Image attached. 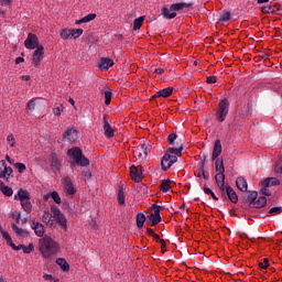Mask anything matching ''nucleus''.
Returning a JSON list of instances; mask_svg holds the SVG:
<instances>
[{"instance_id": "nucleus-10", "label": "nucleus", "mask_w": 282, "mask_h": 282, "mask_svg": "<svg viewBox=\"0 0 282 282\" xmlns=\"http://www.w3.org/2000/svg\"><path fill=\"white\" fill-rule=\"evenodd\" d=\"M133 155L140 162H144V160H147V155H149V148L147 144H142L137 150H134Z\"/></svg>"}, {"instance_id": "nucleus-6", "label": "nucleus", "mask_w": 282, "mask_h": 282, "mask_svg": "<svg viewBox=\"0 0 282 282\" xmlns=\"http://www.w3.org/2000/svg\"><path fill=\"white\" fill-rule=\"evenodd\" d=\"M51 213L55 221L61 226L62 230H67V218L56 206L51 207Z\"/></svg>"}, {"instance_id": "nucleus-56", "label": "nucleus", "mask_w": 282, "mask_h": 282, "mask_svg": "<svg viewBox=\"0 0 282 282\" xmlns=\"http://www.w3.org/2000/svg\"><path fill=\"white\" fill-rule=\"evenodd\" d=\"M217 186H218V188H219V191L221 193V196L226 197V183L218 184Z\"/></svg>"}, {"instance_id": "nucleus-60", "label": "nucleus", "mask_w": 282, "mask_h": 282, "mask_svg": "<svg viewBox=\"0 0 282 282\" xmlns=\"http://www.w3.org/2000/svg\"><path fill=\"white\" fill-rule=\"evenodd\" d=\"M275 173H276L278 175H282V164H281V163H278V164L275 165Z\"/></svg>"}, {"instance_id": "nucleus-2", "label": "nucleus", "mask_w": 282, "mask_h": 282, "mask_svg": "<svg viewBox=\"0 0 282 282\" xmlns=\"http://www.w3.org/2000/svg\"><path fill=\"white\" fill-rule=\"evenodd\" d=\"M40 252L44 259H50V257L58 252V242L54 241L52 237L45 236L39 241Z\"/></svg>"}, {"instance_id": "nucleus-9", "label": "nucleus", "mask_w": 282, "mask_h": 282, "mask_svg": "<svg viewBox=\"0 0 282 282\" xmlns=\"http://www.w3.org/2000/svg\"><path fill=\"white\" fill-rule=\"evenodd\" d=\"M24 46L26 50H36L39 48V36L33 33H29L26 40L24 41Z\"/></svg>"}, {"instance_id": "nucleus-13", "label": "nucleus", "mask_w": 282, "mask_h": 282, "mask_svg": "<svg viewBox=\"0 0 282 282\" xmlns=\"http://www.w3.org/2000/svg\"><path fill=\"white\" fill-rule=\"evenodd\" d=\"M258 196H259V194L257 192H254V191H247L242 195V199H243L245 204H249V208H252V204H254V202L257 200Z\"/></svg>"}, {"instance_id": "nucleus-26", "label": "nucleus", "mask_w": 282, "mask_h": 282, "mask_svg": "<svg viewBox=\"0 0 282 282\" xmlns=\"http://www.w3.org/2000/svg\"><path fill=\"white\" fill-rule=\"evenodd\" d=\"M172 95H173V87L163 88L156 93V96H160V98H169Z\"/></svg>"}, {"instance_id": "nucleus-45", "label": "nucleus", "mask_w": 282, "mask_h": 282, "mask_svg": "<svg viewBox=\"0 0 282 282\" xmlns=\"http://www.w3.org/2000/svg\"><path fill=\"white\" fill-rule=\"evenodd\" d=\"M104 95H105V105H111V96H112L111 90H106Z\"/></svg>"}, {"instance_id": "nucleus-43", "label": "nucleus", "mask_w": 282, "mask_h": 282, "mask_svg": "<svg viewBox=\"0 0 282 282\" xmlns=\"http://www.w3.org/2000/svg\"><path fill=\"white\" fill-rule=\"evenodd\" d=\"M61 37L64 39V41H67V39L72 37V30L64 29L61 32Z\"/></svg>"}, {"instance_id": "nucleus-47", "label": "nucleus", "mask_w": 282, "mask_h": 282, "mask_svg": "<svg viewBox=\"0 0 282 282\" xmlns=\"http://www.w3.org/2000/svg\"><path fill=\"white\" fill-rule=\"evenodd\" d=\"M230 18H231V14L229 11H227L220 15L219 21H223L224 23H226V22L230 21Z\"/></svg>"}, {"instance_id": "nucleus-19", "label": "nucleus", "mask_w": 282, "mask_h": 282, "mask_svg": "<svg viewBox=\"0 0 282 282\" xmlns=\"http://www.w3.org/2000/svg\"><path fill=\"white\" fill-rule=\"evenodd\" d=\"M64 189L68 195H74L76 193V189L74 188V183H72V178L68 176L64 178L63 181Z\"/></svg>"}, {"instance_id": "nucleus-18", "label": "nucleus", "mask_w": 282, "mask_h": 282, "mask_svg": "<svg viewBox=\"0 0 282 282\" xmlns=\"http://www.w3.org/2000/svg\"><path fill=\"white\" fill-rule=\"evenodd\" d=\"M227 195L228 199H230V202L232 204H237V202H239V196L237 195V192H235V189H232L230 187V185H226V194L225 196Z\"/></svg>"}, {"instance_id": "nucleus-53", "label": "nucleus", "mask_w": 282, "mask_h": 282, "mask_svg": "<svg viewBox=\"0 0 282 282\" xmlns=\"http://www.w3.org/2000/svg\"><path fill=\"white\" fill-rule=\"evenodd\" d=\"M7 142L10 147H14V144H17V142L14 141V135L13 134H9L7 137Z\"/></svg>"}, {"instance_id": "nucleus-40", "label": "nucleus", "mask_w": 282, "mask_h": 282, "mask_svg": "<svg viewBox=\"0 0 282 282\" xmlns=\"http://www.w3.org/2000/svg\"><path fill=\"white\" fill-rule=\"evenodd\" d=\"M6 161H0V178L4 180L6 177V167H7Z\"/></svg>"}, {"instance_id": "nucleus-15", "label": "nucleus", "mask_w": 282, "mask_h": 282, "mask_svg": "<svg viewBox=\"0 0 282 282\" xmlns=\"http://www.w3.org/2000/svg\"><path fill=\"white\" fill-rule=\"evenodd\" d=\"M113 59L109 57H102L98 64L100 72H107L109 67H113Z\"/></svg>"}, {"instance_id": "nucleus-48", "label": "nucleus", "mask_w": 282, "mask_h": 282, "mask_svg": "<svg viewBox=\"0 0 282 282\" xmlns=\"http://www.w3.org/2000/svg\"><path fill=\"white\" fill-rule=\"evenodd\" d=\"M282 213V207H272L270 210H269V214L270 215H281Z\"/></svg>"}, {"instance_id": "nucleus-36", "label": "nucleus", "mask_w": 282, "mask_h": 282, "mask_svg": "<svg viewBox=\"0 0 282 282\" xmlns=\"http://www.w3.org/2000/svg\"><path fill=\"white\" fill-rule=\"evenodd\" d=\"M142 23H144V17H139L133 21V30L138 31L142 28Z\"/></svg>"}, {"instance_id": "nucleus-41", "label": "nucleus", "mask_w": 282, "mask_h": 282, "mask_svg": "<svg viewBox=\"0 0 282 282\" xmlns=\"http://www.w3.org/2000/svg\"><path fill=\"white\" fill-rule=\"evenodd\" d=\"M177 140V134L175 132H172L167 137V142L171 144V147H175V141Z\"/></svg>"}, {"instance_id": "nucleus-22", "label": "nucleus", "mask_w": 282, "mask_h": 282, "mask_svg": "<svg viewBox=\"0 0 282 282\" xmlns=\"http://www.w3.org/2000/svg\"><path fill=\"white\" fill-rule=\"evenodd\" d=\"M281 184V181H279L276 177H268L262 182V186L265 188H270L271 186H279Z\"/></svg>"}, {"instance_id": "nucleus-63", "label": "nucleus", "mask_w": 282, "mask_h": 282, "mask_svg": "<svg viewBox=\"0 0 282 282\" xmlns=\"http://www.w3.org/2000/svg\"><path fill=\"white\" fill-rule=\"evenodd\" d=\"M203 191H204L205 195H210L213 193V189H210L208 187H203Z\"/></svg>"}, {"instance_id": "nucleus-25", "label": "nucleus", "mask_w": 282, "mask_h": 282, "mask_svg": "<svg viewBox=\"0 0 282 282\" xmlns=\"http://www.w3.org/2000/svg\"><path fill=\"white\" fill-rule=\"evenodd\" d=\"M268 204V198L265 196H260L257 200L251 203V208H263Z\"/></svg>"}, {"instance_id": "nucleus-3", "label": "nucleus", "mask_w": 282, "mask_h": 282, "mask_svg": "<svg viewBox=\"0 0 282 282\" xmlns=\"http://www.w3.org/2000/svg\"><path fill=\"white\" fill-rule=\"evenodd\" d=\"M67 155L68 158L74 160L77 166H89V159H87L85 154H83V150H80V148L76 147V148L69 149L67 151Z\"/></svg>"}, {"instance_id": "nucleus-16", "label": "nucleus", "mask_w": 282, "mask_h": 282, "mask_svg": "<svg viewBox=\"0 0 282 282\" xmlns=\"http://www.w3.org/2000/svg\"><path fill=\"white\" fill-rule=\"evenodd\" d=\"M206 164V158L202 159L198 163V177H203V180H210V173L208 171L204 170V166Z\"/></svg>"}, {"instance_id": "nucleus-52", "label": "nucleus", "mask_w": 282, "mask_h": 282, "mask_svg": "<svg viewBox=\"0 0 282 282\" xmlns=\"http://www.w3.org/2000/svg\"><path fill=\"white\" fill-rule=\"evenodd\" d=\"M34 251V245L30 243L28 247L24 246L23 252L24 254H30V252Z\"/></svg>"}, {"instance_id": "nucleus-42", "label": "nucleus", "mask_w": 282, "mask_h": 282, "mask_svg": "<svg viewBox=\"0 0 282 282\" xmlns=\"http://www.w3.org/2000/svg\"><path fill=\"white\" fill-rule=\"evenodd\" d=\"M161 191H162V193H169V191H171V184L169 183V181L162 182Z\"/></svg>"}, {"instance_id": "nucleus-37", "label": "nucleus", "mask_w": 282, "mask_h": 282, "mask_svg": "<svg viewBox=\"0 0 282 282\" xmlns=\"http://www.w3.org/2000/svg\"><path fill=\"white\" fill-rule=\"evenodd\" d=\"M52 214H50V212H44L43 216H42V221L44 224H50V226H54V223H52Z\"/></svg>"}, {"instance_id": "nucleus-32", "label": "nucleus", "mask_w": 282, "mask_h": 282, "mask_svg": "<svg viewBox=\"0 0 282 282\" xmlns=\"http://www.w3.org/2000/svg\"><path fill=\"white\" fill-rule=\"evenodd\" d=\"M36 107L37 108L41 107V99H33L29 101L28 104L29 111H34Z\"/></svg>"}, {"instance_id": "nucleus-23", "label": "nucleus", "mask_w": 282, "mask_h": 282, "mask_svg": "<svg viewBox=\"0 0 282 282\" xmlns=\"http://www.w3.org/2000/svg\"><path fill=\"white\" fill-rule=\"evenodd\" d=\"M104 131L107 138H113V128H111V124H109V121H107L106 117H104Z\"/></svg>"}, {"instance_id": "nucleus-38", "label": "nucleus", "mask_w": 282, "mask_h": 282, "mask_svg": "<svg viewBox=\"0 0 282 282\" xmlns=\"http://www.w3.org/2000/svg\"><path fill=\"white\" fill-rule=\"evenodd\" d=\"M118 204L119 206H124V189L122 187L118 191Z\"/></svg>"}, {"instance_id": "nucleus-58", "label": "nucleus", "mask_w": 282, "mask_h": 282, "mask_svg": "<svg viewBox=\"0 0 282 282\" xmlns=\"http://www.w3.org/2000/svg\"><path fill=\"white\" fill-rule=\"evenodd\" d=\"M83 176L85 177V180H90L91 172L89 170L83 171Z\"/></svg>"}, {"instance_id": "nucleus-33", "label": "nucleus", "mask_w": 282, "mask_h": 282, "mask_svg": "<svg viewBox=\"0 0 282 282\" xmlns=\"http://www.w3.org/2000/svg\"><path fill=\"white\" fill-rule=\"evenodd\" d=\"M215 182H216L217 185L225 184L226 183V174H224V172H218L215 175Z\"/></svg>"}, {"instance_id": "nucleus-7", "label": "nucleus", "mask_w": 282, "mask_h": 282, "mask_svg": "<svg viewBox=\"0 0 282 282\" xmlns=\"http://www.w3.org/2000/svg\"><path fill=\"white\" fill-rule=\"evenodd\" d=\"M150 209L153 210V213L147 217V221L150 223L151 226H158V224L162 221V216L160 215V206L153 204Z\"/></svg>"}, {"instance_id": "nucleus-21", "label": "nucleus", "mask_w": 282, "mask_h": 282, "mask_svg": "<svg viewBox=\"0 0 282 282\" xmlns=\"http://www.w3.org/2000/svg\"><path fill=\"white\" fill-rule=\"evenodd\" d=\"M236 186L241 191V193L248 192V181H246L243 176H240L236 180Z\"/></svg>"}, {"instance_id": "nucleus-24", "label": "nucleus", "mask_w": 282, "mask_h": 282, "mask_svg": "<svg viewBox=\"0 0 282 282\" xmlns=\"http://www.w3.org/2000/svg\"><path fill=\"white\" fill-rule=\"evenodd\" d=\"M161 14L164 19H167V20L175 19L177 17V12H175V11L171 12V9H169L166 7H163L161 9Z\"/></svg>"}, {"instance_id": "nucleus-30", "label": "nucleus", "mask_w": 282, "mask_h": 282, "mask_svg": "<svg viewBox=\"0 0 282 282\" xmlns=\"http://www.w3.org/2000/svg\"><path fill=\"white\" fill-rule=\"evenodd\" d=\"M94 19H96V13H90L82 18L80 20L76 21V23L77 25H80L83 23H89L90 21H94Z\"/></svg>"}, {"instance_id": "nucleus-35", "label": "nucleus", "mask_w": 282, "mask_h": 282, "mask_svg": "<svg viewBox=\"0 0 282 282\" xmlns=\"http://www.w3.org/2000/svg\"><path fill=\"white\" fill-rule=\"evenodd\" d=\"M12 230L18 237H28V231L19 228L17 225H12Z\"/></svg>"}, {"instance_id": "nucleus-61", "label": "nucleus", "mask_w": 282, "mask_h": 282, "mask_svg": "<svg viewBox=\"0 0 282 282\" xmlns=\"http://www.w3.org/2000/svg\"><path fill=\"white\" fill-rule=\"evenodd\" d=\"M1 232V235H2V237H3V239L6 240V241H8V239H11L12 237H10V234L8 232V231H4L3 229H2V231H0Z\"/></svg>"}, {"instance_id": "nucleus-20", "label": "nucleus", "mask_w": 282, "mask_h": 282, "mask_svg": "<svg viewBox=\"0 0 282 282\" xmlns=\"http://www.w3.org/2000/svg\"><path fill=\"white\" fill-rule=\"evenodd\" d=\"M221 141L219 139H217L214 143V150H213V154H212V159L213 160H217L219 159V155H221Z\"/></svg>"}, {"instance_id": "nucleus-44", "label": "nucleus", "mask_w": 282, "mask_h": 282, "mask_svg": "<svg viewBox=\"0 0 282 282\" xmlns=\"http://www.w3.org/2000/svg\"><path fill=\"white\" fill-rule=\"evenodd\" d=\"M70 34L73 39H78V36L83 35V29H73L70 30Z\"/></svg>"}, {"instance_id": "nucleus-29", "label": "nucleus", "mask_w": 282, "mask_h": 282, "mask_svg": "<svg viewBox=\"0 0 282 282\" xmlns=\"http://www.w3.org/2000/svg\"><path fill=\"white\" fill-rule=\"evenodd\" d=\"M216 173H226V167H224V160L215 159Z\"/></svg>"}, {"instance_id": "nucleus-27", "label": "nucleus", "mask_w": 282, "mask_h": 282, "mask_svg": "<svg viewBox=\"0 0 282 282\" xmlns=\"http://www.w3.org/2000/svg\"><path fill=\"white\" fill-rule=\"evenodd\" d=\"M188 6H191V4H188L186 2H178V3L172 4L170 7V10H171V12H177L180 10H184V8H188Z\"/></svg>"}, {"instance_id": "nucleus-57", "label": "nucleus", "mask_w": 282, "mask_h": 282, "mask_svg": "<svg viewBox=\"0 0 282 282\" xmlns=\"http://www.w3.org/2000/svg\"><path fill=\"white\" fill-rule=\"evenodd\" d=\"M13 171L12 167L8 166L4 170V180H8V177H10V175H12Z\"/></svg>"}, {"instance_id": "nucleus-31", "label": "nucleus", "mask_w": 282, "mask_h": 282, "mask_svg": "<svg viewBox=\"0 0 282 282\" xmlns=\"http://www.w3.org/2000/svg\"><path fill=\"white\" fill-rule=\"evenodd\" d=\"M144 221H147V216H144L142 213H139L137 215V228H144Z\"/></svg>"}, {"instance_id": "nucleus-59", "label": "nucleus", "mask_w": 282, "mask_h": 282, "mask_svg": "<svg viewBox=\"0 0 282 282\" xmlns=\"http://www.w3.org/2000/svg\"><path fill=\"white\" fill-rule=\"evenodd\" d=\"M261 193H262V195H265L267 197H270V195H272V193H270L268 187H265V186H263L261 188Z\"/></svg>"}, {"instance_id": "nucleus-14", "label": "nucleus", "mask_w": 282, "mask_h": 282, "mask_svg": "<svg viewBox=\"0 0 282 282\" xmlns=\"http://www.w3.org/2000/svg\"><path fill=\"white\" fill-rule=\"evenodd\" d=\"M63 138H64L65 142L74 143L78 140V131L74 128L67 129L64 132Z\"/></svg>"}, {"instance_id": "nucleus-64", "label": "nucleus", "mask_w": 282, "mask_h": 282, "mask_svg": "<svg viewBox=\"0 0 282 282\" xmlns=\"http://www.w3.org/2000/svg\"><path fill=\"white\" fill-rule=\"evenodd\" d=\"M154 74H159V75H162V74H164V68H155L154 69Z\"/></svg>"}, {"instance_id": "nucleus-28", "label": "nucleus", "mask_w": 282, "mask_h": 282, "mask_svg": "<svg viewBox=\"0 0 282 282\" xmlns=\"http://www.w3.org/2000/svg\"><path fill=\"white\" fill-rule=\"evenodd\" d=\"M57 265L64 271V272H69V263H67V260L63 258H58L56 260Z\"/></svg>"}, {"instance_id": "nucleus-49", "label": "nucleus", "mask_w": 282, "mask_h": 282, "mask_svg": "<svg viewBox=\"0 0 282 282\" xmlns=\"http://www.w3.org/2000/svg\"><path fill=\"white\" fill-rule=\"evenodd\" d=\"M51 197L55 202V204H61V196L58 195L57 192H52Z\"/></svg>"}, {"instance_id": "nucleus-39", "label": "nucleus", "mask_w": 282, "mask_h": 282, "mask_svg": "<svg viewBox=\"0 0 282 282\" xmlns=\"http://www.w3.org/2000/svg\"><path fill=\"white\" fill-rule=\"evenodd\" d=\"M2 194L6 195V197H12L14 191L10 186H3L2 189H0Z\"/></svg>"}, {"instance_id": "nucleus-51", "label": "nucleus", "mask_w": 282, "mask_h": 282, "mask_svg": "<svg viewBox=\"0 0 282 282\" xmlns=\"http://www.w3.org/2000/svg\"><path fill=\"white\" fill-rule=\"evenodd\" d=\"M206 83L207 85H215V83H217V76L215 75L208 76L206 79Z\"/></svg>"}, {"instance_id": "nucleus-46", "label": "nucleus", "mask_w": 282, "mask_h": 282, "mask_svg": "<svg viewBox=\"0 0 282 282\" xmlns=\"http://www.w3.org/2000/svg\"><path fill=\"white\" fill-rule=\"evenodd\" d=\"M261 10L264 14H274V8L272 6H264Z\"/></svg>"}, {"instance_id": "nucleus-1", "label": "nucleus", "mask_w": 282, "mask_h": 282, "mask_svg": "<svg viewBox=\"0 0 282 282\" xmlns=\"http://www.w3.org/2000/svg\"><path fill=\"white\" fill-rule=\"evenodd\" d=\"M182 151H184V143H181L178 148H170L163 155L161 160V166L163 171H169L172 165L177 162V158L182 155Z\"/></svg>"}, {"instance_id": "nucleus-17", "label": "nucleus", "mask_w": 282, "mask_h": 282, "mask_svg": "<svg viewBox=\"0 0 282 282\" xmlns=\"http://www.w3.org/2000/svg\"><path fill=\"white\" fill-rule=\"evenodd\" d=\"M32 230H34L36 237H43L45 235V226L39 221H32L31 224Z\"/></svg>"}, {"instance_id": "nucleus-11", "label": "nucleus", "mask_w": 282, "mask_h": 282, "mask_svg": "<svg viewBox=\"0 0 282 282\" xmlns=\"http://www.w3.org/2000/svg\"><path fill=\"white\" fill-rule=\"evenodd\" d=\"M48 162L52 171H61V166L63 165V161L58 159L55 152H52L48 158Z\"/></svg>"}, {"instance_id": "nucleus-34", "label": "nucleus", "mask_w": 282, "mask_h": 282, "mask_svg": "<svg viewBox=\"0 0 282 282\" xmlns=\"http://www.w3.org/2000/svg\"><path fill=\"white\" fill-rule=\"evenodd\" d=\"M240 118H248L250 116V104L245 105L239 112Z\"/></svg>"}, {"instance_id": "nucleus-50", "label": "nucleus", "mask_w": 282, "mask_h": 282, "mask_svg": "<svg viewBox=\"0 0 282 282\" xmlns=\"http://www.w3.org/2000/svg\"><path fill=\"white\" fill-rule=\"evenodd\" d=\"M259 268H261L262 270H267V268H270V262L268 258L263 259V262L259 263Z\"/></svg>"}, {"instance_id": "nucleus-55", "label": "nucleus", "mask_w": 282, "mask_h": 282, "mask_svg": "<svg viewBox=\"0 0 282 282\" xmlns=\"http://www.w3.org/2000/svg\"><path fill=\"white\" fill-rule=\"evenodd\" d=\"M62 111H63V105H59V106L53 108L54 116H61Z\"/></svg>"}, {"instance_id": "nucleus-62", "label": "nucleus", "mask_w": 282, "mask_h": 282, "mask_svg": "<svg viewBox=\"0 0 282 282\" xmlns=\"http://www.w3.org/2000/svg\"><path fill=\"white\" fill-rule=\"evenodd\" d=\"M7 241V243L10 246V248H12V250H13V248H17V245H14V242H12V238H9L8 240H6Z\"/></svg>"}, {"instance_id": "nucleus-5", "label": "nucleus", "mask_w": 282, "mask_h": 282, "mask_svg": "<svg viewBox=\"0 0 282 282\" xmlns=\"http://www.w3.org/2000/svg\"><path fill=\"white\" fill-rule=\"evenodd\" d=\"M228 111H230V101L227 98H224L219 101L218 108L216 111V120L218 122H224L228 117Z\"/></svg>"}, {"instance_id": "nucleus-12", "label": "nucleus", "mask_w": 282, "mask_h": 282, "mask_svg": "<svg viewBox=\"0 0 282 282\" xmlns=\"http://www.w3.org/2000/svg\"><path fill=\"white\" fill-rule=\"evenodd\" d=\"M43 54H45L43 46H39L32 56V65L33 67H39L41 65V61H43Z\"/></svg>"}, {"instance_id": "nucleus-8", "label": "nucleus", "mask_w": 282, "mask_h": 282, "mask_svg": "<svg viewBox=\"0 0 282 282\" xmlns=\"http://www.w3.org/2000/svg\"><path fill=\"white\" fill-rule=\"evenodd\" d=\"M130 176L137 183L142 182V177H144L142 165H132L130 167Z\"/></svg>"}, {"instance_id": "nucleus-4", "label": "nucleus", "mask_w": 282, "mask_h": 282, "mask_svg": "<svg viewBox=\"0 0 282 282\" xmlns=\"http://www.w3.org/2000/svg\"><path fill=\"white\" fill-rule=\"evenodd\" d=\"M32 197L30 196V192L26 189H19L18 193L14 195V199H19L21 207L23 208L26 215L32 213V203L30 202Z\"/></svg>"}, {"instance_id": "nucleus-54", "label": "nucleus", "mask_w": 282, "mask_h": 282, "mask_svg": "<svg viewBox=\"0 0 282 282\" xmlns=\"http://www.w3.org/2000/svg\"><path fill=\"white\" fill-rule=\"evenodd\" d=\"M14 166H15V169H18L19 173H24L25 172V164L15 163Z\"/></svg>"}]
</instances>
